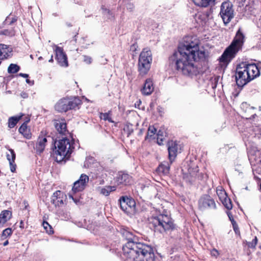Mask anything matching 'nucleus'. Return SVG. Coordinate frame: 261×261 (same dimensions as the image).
I'll use <instances>...</instances> for the list:
<instances>
[{
    "mask_svg": "<svg viewBox=\"0 0 261 261\" xmlns=\"http://www.w3.org/2000/svg\"><path fill=\"white\" fill-rule=\"evenodd\" d=\"M199 40L194 36H185L180 42V69L185 75L192 77L200 72L193 63V61L203 60L205 57V51L199 50Z\"/></svg>",
    "mask_w": 261,
    "mask_h": 261,
    "instance_id": "nucleus-1",
    "label": "nucleus"
},
{
    "mask_svg": "<svg viewBox=\"0 0 261 261\" xmlns=\"http://www.w3.org/2000/svg\"><path fill=\"white\" fill-rule=\"evenodd\" d=\"M122 237L127 241L122 250L125 261H154V254L149 245L138 242V238L132 232L124 229Z\"/></svg>",
    "mask_w": 261,
    "mask_h": 261,
    "instance_id": "nucleus-2",
    "label": "nucleus"
},
{
    "mask_svg": "<svg viewBox=\"0 0 261 261\" xmlns=\"http://www.w3.org/2000/svg\"><path fill=\"white\" fill-rule=\"evenodd\" d=\"M245 36L241 29L237 31L236 36L230 45L225 49L221 57L220 62L228 63L236 55L237 53L242 48L244 43Z\"/></svg>",
    "mask_w": 261,
    "mask_h": 261,
    "instance_id": "nucleus-3",
    "label": "nucleus"
},
{
    "mask_svg": "<svg viewBox=\"0 0 261 261\" xmlns=\"http://www.w3.org/2000/svg\"><path fill=\"white\" fill-rule=\"evenodd\" d=\"M150 224L155 231L163 233L174 228L172 219L167 214H162L150 219Z\"/></svg>",
    "mask_w": 261,
    "mask_h": 261,
    "instance_id": "nucleus-4",
    "label": "nucleus"
},
{
    "mask_svg": "<svg viewBox=\"0 0 261 261\" xmlns=\"http://www.w3.org/2000/svg\"><path fill=\"white\" fill-rule=\"evenodd\" d=\"M55 147V154L58 162H60L66 158L68 159L74 149L70 140L66 138L56 141Z\"/></svg>",
    "mask_w": 261,
    "mask_h": 261,
    "instance_id": "nucleus-5",
    "label": "nucleus"
},
{
    "mask_svg": "<svg viewBox=\"0 0 261 261\" xmlns=\"http://www.w3.org/2000/svg\"><path fill=\"white\" fill-rule=\"evenodd\" d=\"M152 62V54L148 48H144L141 53L138 62L139 76H143L149 71Z\"/></svg>",
    "mask_w": 261,
    "mask_h": 261,
    "instance_id": "nucleus-6",
    "label": "nucleus"
},
{
    "mask_svg": "<svg viewBox=\"0 0 261 261\" xmlns=\"http://www.w3.org/2000/svg\"><path fill=\"white\" fill-rule=\"evenodd\" d=\"M219 15L222 18L225 25H227L233 18L234 16V10L233 5L230 2L226 1L221 4Z\"/></svg>",
    "mask_w": 261,
    "mask_h": 261,
    "instance_id": "nucleus-7",
    "label": "nucleus"
},
{
    "mask_svg": "<svg viewBox=\"0 0 261 261\" xmlns=\"http://www.w3.org/2000/svg\"><path fill=\"white\" fill-rule=\"evenodd\" d=\"M80 103L81 101L79 98H75L73 100L63 98L56 104L55 108L59 112H65L69 110L75 109Z\"/></svg>",
    "mask_w": 261,
    "mask_h": 261,
    "instance_id": "nucleus-8",
    "label": "nucleus"
},
{
    "mask_svg": "<svg viewBox=\"0 0 261 261\" xmlns=\"http://www.w3.org/2000/svg\"><path fill=\"white\" fill-rule=\"evenodd\" d=\"M235 76L236 83L239 87H243L250 81L247 77L245 63H242L237 66Z\"/></svg>",
    "mask_w": 261,
    "mask_h": 261,
    "instance_id": "nucleus-9",
    "label": "nucleus"
},
{
    "mask_svg": "<svg viewBox=\"0 0 261 261\" xmlns=\"http://www.w3.org/2000/svg\"><path fill=\"white\" fill-rule=\"evenodd\" d=\"M198 167L193 162L190 161V164L188 165V173L184 174V179L190 184L195 181L196 178L201 180L203 178V174L198 173Z\"/></svg>",
    "mask_w": 261,
    "mask_h": 261,
    "instance_id": "nucleus-10",
    "label": "nucleus"
},
{
    "mask_svg": "<svg viewBox=\"0 0 261 261\" xmlns=\"http://www.w3.org/2000/svg\"><path fill=\"white\" fill-rule=\"evenodd\" d=\"M198 206L200 210L203 211L207 208L215 209L216 205L213 198L209 195H204L199 199Z\"/></svg>",
    "mask_w": 261,
    "mask_h": 261,
    "instance_id": "nucleus-11",
    "label": "nucleus"
},
{
    "mask_svg": "<svg viewBox=\"0 0 261 261\" xmlns=\"http://www.w3.org/2000/svg\"><path fill=\"white\" fill-rule=\"evenodd\" d=\"M89 177L85 174H81L80 179L73 184L72 191L73 193L83 191L89 181Z\"/></svg>",
    "mask_w": 261,
    "mask_h": 261,
    "instance_id": "nucleus-12",
    "label": "nucleus"
},
{
    "mask_svg": "<svg viewBox=\"0 0 261 261\" xmlns=\"http://www.w3.org/2000/svg\"><path fill=\"white\" fill-rule=\"evenodd\" d=\"M121 210L125 213H130L135 205V201L127 197H122L119 200Z\"/></svg>",
    "mask_w": 261,
    "mask_h": 261,
    "instance_id": "nucleus-13",
    "label": "nucleus"
},
{
    "mask_svg": "<svg viewBox=\"0 0 261 261\" xmlns=\"http://www.w3.org/2000/svg\"><path fill=\"white\" fill-rule=\"evenodd\" d=\"M56 59L58 64L63 67L68 66L67 58L62 48L56 46L55 49Z\"/></svg>",
    "mask_w": 261,
    "mask_h": 261,
    "instance_id": "nucleus-14",
    "label": "nucleus"
},
{
    "mask_svg": "<svg viewBox=\"0 0 261 261\" xmlns=\"http://www.w3.org/2000/svg\"><path fill=\"white\" fill-rule=\"evenodd\" d=\"M179 45H178L176 50L169 57V64L172 69L178 70L179 66Z\"/></svg>",
    "mask_w": 261,
    "mask_h": 261,
    "instance_id": "nucleus-15",
    "label": "nucleus"
},
{
    "mask_svg": "<svg viewBox=\"0 0 261 261\" xmlns=\"http://www.w3.org/2000/svg\"><path fill=\"white\" fill-rule=\"evenodd\" d=\"M177 149L178 144L176 142L172 140L169 141L168 144V150L170 163H172L176 157Z\"/></svg>",
    "mask_w": 261,
    "mask_h": 261,
    "instance_id": "nucleus-16",
    "label": "nucleus"
},
{
    "mask_svg": "<svg viewBox=\"0 0 261 261\" xmlns=\"http://www.w3.org/2000/svg\"><path fill=\"white\" fill-rule=\"evenodd\" d=\"M246 68L248 72V78L251 81L254 78L259 76V71L258 67L254 64H246Z\"/></svg>",
    "mask_w": 261,
    "mask_h": 261,
    "instance_id": "nucleus-17",
    "label": "nucleus"
},
{
    "mask_svg": "<svg viewBox=\"0 0 261 261\" xmlns=\"http://www.w3.org/2000/svg\"><path fill=\"white\" fill-rule=\"evenodd\" d=\"M54 125L59 134L65 135L66 133H68L66 123L64 120H55L54 121Z\"/></svg>",
    "mask_w": 261,
    "mask_h": 261,
    "instance_id": "nucleus-18",
    "label": "nucleus"
},
{
    "mask_svg": "<svg viewBox=\"0 0 261 261\" xmlns=\"http://www.w3.org/2000/svg\"><path fill=\"white\" fill-rule=\"evenodd\" d=\"M16 155L14 151L12 149H9L8 152H7V158L9 161L10 170L12 172H14L16 170V164H14Z\"/></svg>",
    "mask_w": 261,
    "mask_h": 261,
    "instance_id": "nucleus-19",
    "label": "nucleus"
},
{
    "mask_svg": "<svg viewBox=\"0 0 261 261\" xmlns=\"http://www.w3.org/2000/svg\"><path fill=\"white\" fill-rule=\"evenodd\" d=\"M12 48L5 44H0V59L4 60L11 56Z\"/></svg>",
    "mask_w": 261,
    "mask_h": 261,
    "instance_id": "nucleus-20",
    "label": "nucleus"
},
{
    "mask_svg": "<svg viewBox=\"0 0 261 261\" xmlns=\"http://www.w3.org/2000/svg\"><path fill=\"white\" fill-rule=\"evenodd\" d=\"M153 89L154 87L151 80L147 79L145 81L143 88L141 89V92L143 95H149L153 92Z\"/></svg>",
    "mask_w": 261,
    "mask_h": 261,
    "instance_id": "nucleus-21",
    "label": "nucleus"
},
{
    "mask_svg": "<svg viewBox=\"0 0 261 261\" xmlns=\"http://www.w3.org/2000/svg\"><path fill=\"white\" fill-rule=\"evenodd\" d=\"M47 142V138L45 137L39 136L37 139L35 149L38 153H42L45 149Z\"/></svg>",
    "mask_w": 261,
    "mask_h": 261,
    "instance_id": "nucleus-22",
    "label": "nucleus"
},
{
    "mask_svg": "<svg viewBox=\"0 0 261 261\" xmlns=\"http://www.w3.org/2000/svg\"><path fill=\"white\" fill-rule=\"evenodd\" d=\"M195 5L201 8H206L214 5L217 0H192Z\"/></svg>",
    "mask_w": 261,
    "mask_h": 261,
    "instance_id": "nucleus-23",
    "label": "nucleus"
},
{
    "mask_svg": "<svg viewBox=\"0 0 261 261\" xmlns=\"http://www.w3.org/2000/svg\"><path fill=\"white\" fill-rule=\"evenodd\" d=\"M116 181L118 185H127L130 184L131 177L127 174L123 173L118 176Z\"/></svg>",
    "mask_w": 261,
    "mask_h": 261,
    "instance_id": "nucleus-24",
    "label": "nucleus"
},
{
    "mask_svg": "<svg viewBox=\"0 0 261 261\" xmlns=\"http://www.w3.org/2000/svg\"><path fill=\"white\" fill-rule=\"evenodd\" d=\"M19 132L21 133L27 139L31 138V133L30 129L27 127L25 123H23L19 128Z\"/></svg>",
    "mask_w": 261,
    "mask_h": 261,
    "instance_id": "nucleus-25",
    "label": "nucleus"
},
{
    "mask_svg": "<svg viewBox=\"0 0 261 261\" xmlns=\"http://www.w3.org/2000/svg\"><path fill=\"white\" fill-rule=\"evenodd\" d=\"M115 190L116 187L115 186H107L105 188L98 187L97 188L99 193L105 196L109 195L111 192L114 191Z\"/></svg>",
    "mask_w": 261,
    "mask_h": 261,
    "instance_id": "nucleus-26",
    "label": "nucleus"
},
{
    "mask_svg": "<svg viewBox=\"0 0 261 261\" xmlns=\"http://www.w3.org/2000/svg\"><path fill=\"white\" fill-rule=\"evenodd\" d=\"M169 171V167L167 163L160 164L156 169V172L160 174H167Z\"/></svg>",
    "mask_w": 261,
    "mask_h": 261,
    "instance_id": "nucleus-27",
    "label": "nucleus"
},
{
    "mask_svg": "<svg viewBox=\"0 0 261 261\" xmlns=\"http://www.w3.org/2000/svg\"><path fill=\"white\" fill-rule=\"evenodd\" d=\"M12 213L8 210H4L0 214V219L5 224L11 217Z\"/></svg>",
    "mask_w": 261,
    "mask_h": 261,
    "instance_id": "nucleus-28",
    "label": "nucleus"
},
{
    "mask_svg": "<svg viewBox=\"0 0 261 261\" xmlns=\"http://www.w3.org/2000/svg\"><path fill=\"white\" fill-rule=\"evenodd\" d=\"M23 115L18 116L11 117L8 120V126L10 128H13L17 123L18 121L21 119Z\"/></svg>",
    "mask_w": 261,
    "mask_h": 261,
    "instance_id": "nucleus-29",
    "label": "nucleus"
},
{
    "mask_svg": "<svg viewBox=\"0 0 261 261\" xmlns=\"http://www.w3.org/2000/svg\"><path fill=\"white\" fill-rule=\"evenodd\" d=\"M156 129L153 126H150L148 129L147 134L145 137L146 140L154 139Z\"/></svg>",
    "mask_w": 261,
    "mask_h": 261,
    "instance_id": "nucleus-30",
    "label": "nucleus"
},
{
    "mask_svg": "<svg viewBox=\"0 0 261 261\" xmlns=\"http://www.w3.org/2000/svg\"><path fill=\"white\" fill-rule=\"evenodd\" d=\"M224 206L227 210H231L232 207V204L230 199L227 197H225L223 199L221 200Z\"/></svg>",
    "mask_w": 261,
    "mask_h": 261,
    "instance_id": "nucleus-31",
    "label": "nucleus"
},
{
    "mask_svg": "<svg viewBox=\"0 0 261 261\" xmlns=\"http://www.w3.org/2000/svg\"><path fill=\"white\" fill-rule=\"evenodd\" d=\"M20 69V67L16 64H11L8 68V72L9 73H15Z\"/></svg>",
    "mask_w": 261,
    "mask_h": 261,
    "instance_id": "nucleus-32",
    "label": "nucleus"
},
{
    "mask_svg": "<svg viewBox=\"0 0 261 261\" xmlns=\"http://www.w3.org/2000/svg\"><path fill=\"white\" fill-rule=\"evenodd\" d=\"M17 20V17L11 16V15L7 16L4 21L5 24L11 25L15 22Z\"/></svg>",
    "mask_w": 261,
    "mask_h": 261,
    "instance_id": "nucleus-33",
    "label": "nucleus"
},
{
    "mask_svg": "<svg viewBox=\"0 0 261 261\" xmlns=\"http://www.w3.org/2000/svg\"><path fill=\"white\" fill-rule=\"evenodd\" d=\"M94 159L92 158H88L86 160L84 164V167L87 168L92 167Z\"/></svg>",
    "mask_w": 261,
    "mask_h": 261,
    "instance_id": "nucleus-34",
    "label": "nucleus"
},
{
    "mask_svg": "<svg viewBox=\"0 0 261 261\" xmlns=\"http://www.w3.org/2000/svg\"><path fill=\"white\" fill-rule=\"evenodd\" d=\"M257 241L258 240L257 237H255L251 242H247L246 245L250 248L255 249L257 243Z\"/></svg>",
    "mask_w": 261,
    "mask_h": 261,
    "instance_id": "nucleus-35",
    "label": "nucleus"
},
{
    "mask_svg": "<svg viewBox=\"0 0 261 261\" xmlns=\"http://www.w3.org/2000/svg\"><path fill=\"white\" fill-rule=\"evenodd\" d=\"M12 230L10 228H7L3 230L2 237L3 239H6L8 237L10 236L12 234Z\"/></svg>",
    "mask_w": 261,
    "mask_h": 261,
    "instance_id": "nucleus-36",
    "label": "nucleus"
},
{
    "mask_svg": "<svg viewBox=\"0 0 261 261\" xmlns=\"http://www.w3.org/2000/svg\"><path fill=\"white\" fill-rule=\"evenodd\" d=\"M100 117L101 119H103L104 120H108L109 122L112 123L114 122V121L112 120L111 118L110 117L109 113H101Z\"/></svg>",
    "mask_w": 261,
    "mask_h": 261,
    "instance_id": "nucleus-37",
    "label": "nucleus"
},
{
    "mask_svg": "<svg viewBox=\"0 0 261 261\" xmlns=\"http://www.w3.org/2000/svg\"><path fill=\"white\" fill-rule=\"evenodd\" d=\"M43 226L44 228L46 230V231L48 233H53V230H52V228H51V226L48 224V222H43Z\"/></svg>",
    "mask_w": 261,
    "mask_h": 261,
    "instance_id": "nucleus-38",
    "label": "nucleus"
},
{
    "mask_svg": "<svg viewBox=\"0 0 261 261\" xmlns=\"http://www.w3.org/2000/svg\"><path fill=\"white\" fill-rule=\"evenodd\" d=\"M217 193L220 200L227 196L226 192L223 190H217Z\"/></svg>",
    "mask_w": 261,
    "mask_h": 261,
    "instance_id": "nucleus-39",
    "label": "nucleus"
},
{
    "mask_svg": "<svg viewBox=\"0 0 261 261\" xmlns=\"http://www.w3.org/2000/svg\"><path fill=\"white\" fill-rule=\"evenodd\" d=\"M83 57L84 62L86 64H90L92 63V59L91 57L86 55L83 56Z\"/></svg>",
    "mask_w": 261,
    "mask_h": 261,
    "instance_id": "nucleus-40",
    "label": "nucleus"
},
{
    "mask_svg": "<svg viewBox=\"0 0 261 261\" xmlns=\"http://www.w3.org/2000/svg\"><path fill=\"white\" fill-rule=\"evenodd\" d=\"M160 133H161V130H159L157 134V143L159 145H161L163 144V137H160Z\"/></svg>",
    "mask_w": 261,
    "mask_h": 261,
    "instance_id": "nucleus-41",
    "label": "nucleus"
},
{
    "mask_svg": "<svg viewBox=\"0 0 261 261\" xmlns=\"http://www.w3.org/2000/svg\"><path fill=\"white\" fill-rule=\"evenodd\" d=\"M232 224L233 225V230L236 233L240 234L239 228L237 223L234 221H232Z\"/></svg>",
    "mask_w": 261,
    "mask_h": 261,
    "instance_id": "nucleus-42",
    "label": "nucleus"
},
{
    "mask_svg": "<svg viewBox=\"0 0 261 261\" xmlns=\"http://www.w3.org/2000/svg\"><path fill=\"white\" fill-rule=\"evenodd\" d=\"M2 34L5 35L13 36L14 33L13 31H8V30H5L2 32Z\"/></svg>",
    "mask_w": 261,
    "mask_h": 261,
    "instance_id": "nucleus-43",
    "label": "nucleus"
},
{
    "mask_svg": "<svg viewBox=\"0 0 261 261\" xmlns=\"http://www.w3.org/2000/svg\"><path fill=\"white\" fill-rule=\"evenodd\" d=\"M53 201L54 203L56 205H59L60 204H61L63 203V200L60 199V198L57 197L56 200L55 199H53Z\"/></svg>",
    "mask_w": 261,
    "mask_h": 261,
    "instance_id": "nucleus-44",
    "label": "nucleus"
},
{
    "mask_svg": "<svg viewBox=\"0 0 261 261\" xmlns=\"http://www.w3.org/2000/svg\"><path fill=\"white\" fill-rule=\"evenodd\" d=\"M126 8L129 11H132L135 8V6L133 3H129L127 4Z\"/></svg>",
    "mask_w": 261,
    "mask_h": 261,
    "instance_id": "nucleus-45",
    "label": "nucleus"
},
{
    "mask_svg": "<svg viewBox=\"0 0 261 261\" xmlns=\"http://www.w3.org/2000/svg\"><path fill=\"white\" fill-rule=\"evenodd\" d=\"M211 254H212V256L217 257L219 255V252H218V250L217 249H213L211 251Z\"/></svg>",
    "mask_w": 261,
    "mask_h": 261,
    "instance_id": "nucleus-46",
    "label": "nucleus"
},
{
    "mask_svg": "<svg viewBox=\"0 0 261 261\" xmlns=\"http://www.w3.org/2000/svg\"><path fill=\"white\" fill-rule=\"evenodd\" d=\"M19 75L24 78H28L29 77V75L28 74L22 73H20Z\"/></svg>",
    "mask_w": 261,
    "mask_h": 261,
    "instance_id": "nucleus-47",
    "label": "nucleus"
},
{
    "mask_svg": "<svg viewBox=\"0 0 261 261\" xmlns=\"http://www.w3.org/2000/svg\"><path fill=\"white\" fill-rule=\"evenodd\" d=\"M257 25L258 27L261 28V16L260 17L258 21L257 22Z\"/></svg>",
    "mask_w": 261,
    "mask_h": 261,
    "instance_id": "nucleus-48",
    "label": "nucleus"
},
{
    "mask_svg": "<svg viewBox=\"0 0 261 261\" xmlns=\"http://www.w3.org/2000/svg\"><path fill=\"white\" fill-rule=\"evenodd\" d=\"M19 227L21 228H24V222L22 220H21V221L20 222Z\"/></svg>",
    "mask_w": 261,
    "mask_h": 261,
    "instance_id": "nucleus-49",
    "label": "nucleus"
},
{
    "mask_svg": "<svg viewBox=\"0 0 261 261\" xmlns=\"http://www.w3.org/2000/svg\"><path fill=\"white\" fill-rule=\"evenodd\" d=\"M4 223L1 221L0 219V227H2L4 226Z\"/></svg>",
    "mask_w": 261,
    "mask_h": 261,
    "instance_id": "nucleus-50",
    "label": "nucleus"
},
{
    "mask_svg": "<svg viewBox=\"0 0 261 261\" xmlns=\"http://www.w3.org/2000/svg\"><path fill=\"white\" fill-rule=\"evenodd\" d=\"M26 82L28 83V84H33V83H32V82L30 81V80L29 79H27L26 80Z\"/></svg>",
    "mask_w": 261,
    "mask_h": 261,
    "instance_id": "nucleus-51",
    "label": "nucleus"
},
{
    "mask_svg": "<svg viewBox=\"0 0 261 261\" xmlns=\"http://www.w3.org/2000/svg\"><path fill=\"white\" fill-rule=\"evenodd\" d=\"M8 243H9V242H8V240H7V241H5V242L4 243V246H7V245L8 244Z\"/></svg>",
    "mask_w": 261,
    "mask_h": 261,
    "instance_id": "nucleus-52",
    "label": "nucleus"
},
{
    "mask_svg": "<svg viewBox=\"0 0 261 261\" xmlns=\"http://www.w3.org/2000/svg\"><path fill=\"white\" fill-rule=\"evenodd\" d=\"M133 132V130L132 129L131 130H129V132L128 133V136Z\"/></svg>",
    "mask_w": 261,
    "mask_h": 261,
    "instance_id": "nucleus-53",
    "label": "nucleus"
},
{
    "mask_svg": "<svg viewBox=\"0 0 261 261\" xmlns=\"http://www.w3.org/2000/svg\"><path fill=\"white\" fill-rule=\"evenodd\" d=\"M49 62H53V56L51 57V58L49 60Z\"/></svg>",
    "mask_w": 261,
    "mask_h": 261,
    "instance_id": "nucleus-54",
    "label": "nucleus"
},
{
    "mask_svg": "<svg viewBox=\"0 0 261 261\" xmlns=\"http://www.w3.org/2000/svg\"><path fill=\"white\" fill-rule=\"evenodd\" d=\"M22 96L23 97V98H25L27 95V94L25 93H23V95H22Z\"/></svg>",
    "mask_w": 261,
    "mask_h": 261,
    "instance_id": "nucleus-55",
    "label": "nucleus"
},
{
    "mask_svg": "<svg viewBox=\"0 0 261 261\" xmlns=\"http://www.w3.org/2000/svg\"><path fill=\"white\" fill-rule=\"evenodd\" d=\"M160 137H163V132L161 131V133H160Z\"/></svg>",
    "mask_w": 261,
    "mask_h": 261,
    "instance_id": "nucleus-56",
    "label": "nucleus"
},
{
    "mask_svg": "<svg viewBox=\"0 0 261 261\" xmlns=\"http://www.w3.org/2000/svg\"><path fill=\"white\" fill-rule=\"evenodd\" d=\"M69 197L72 198L73 200L74 199H73V197L71 195H70V194L69 195Z\"/></svg>",
    "mask_w": 261,
    "mask_h": 261,
    "instance_id": "nucleus-57",
    "label": "nucleus"
},
{
    "mask_svg": "<svg viewBox=\"0 0 261 261\" xmlns=\"http://www.w3.org/2000/svg\"><path fill=\"white\" fill-rule=\"evenodd\" d=\"M58 192H59V193H60V191L57 192H56V194H57Z\"/></svg>",
    "mask_w": 261,
    "mask_h": 261,
    "instance_id": "nucleus-58",
    "label": "nucleus"
},
{
    "mask_svg": "<svg viewBox=\"0 0 261 261\" xmlns=\"http://www.w3.org/2000/svg\"><path fill=\"white\" fill-rule=\"evenodd\" d=\"M260 135H261V129H260Z\"/></svg>",
    "mask_w": 261,
    "mask_h": 261,
    "instance_id": "nucleus-59",
    "label": "nucleus"
}]
</instances>
